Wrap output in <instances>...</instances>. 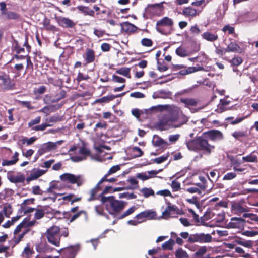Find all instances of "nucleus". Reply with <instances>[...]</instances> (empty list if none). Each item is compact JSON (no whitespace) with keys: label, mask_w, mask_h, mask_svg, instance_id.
<instances>
[{"label":"nucleus","mask_w":258,"mask_h":258,"mask_svg":"<svg viewBox=\"0 0 258 258\" xmlns=\"http://www.w3.org/2000/svg\"><path fill=\"white\" fill-rule=\"evenodd\" d=\"M169 115L163 116L158 122V127L162 130L181 127L188 121V118L183 114L181 109L175 105H166Z\"/></svg>","instance_id":"nucleus-1"},{"label":"nucleus","mask_w":258,"mask_h":258,"mask_svg":"<svg viewBox=\"0 0 258 258\" xmlns=\"http://www.w3.org/2000/svg\"><path fill=\"white\" fill-rule=\"evenodd\" d=\"M206 139L203 133L201 136L186 142V146L191 151L202 150L210 154L214 149V146L209 144Z\"/></svg>","instance_id":"nucleus-2"},{"label":"nucleus","mask_w":258,"mask_h":258,"mask_svg":"<svg viewBox=\"0 0 258 258\" xmlns=\"http://www.w3.org/2000/svg\"><path fill=\"white\" fill-rule=\"evenodd\" d=\"M101 201L102 203L108 202L109 204H106V205L107 209L109 210V208L110 207L115 212L121 211L125 206L123 201L115 200L113 196H102Z\"/></svg>","instance_id":"nucleus-3"},{"label":"nucleus","mask_w":258,"mask_h":258,"mask_svg":"<svg viewBox=\"0 0 258 258\" xmlns=\"http://www.w3.org/2000/svg\"><path fill=\"white\" fill-rule=\"evenodd\" d=\"M173 24V21L171 19L165 17L157 22L156 29L161 34L168 35L171 32Z\"/></svg>","instance_id":"nucleus-4"},{"label":"nucleus","mask_w":258,"mask_h":258,"mask_svg":"<svg viewBox=\"0 0 258 258\" xmlns=\"http://www.w3.org/2000/svg\"><path fill=\"white\" fill-rule=\"evenodd\" d=\"M60 229L57 226H53L48 228L46 232V236L48 241L55 246L60 245Z\"/></svg>","instance_id":"nucleus-5"},{"label":"nucleus","mask_w":258,"mask_h":258,"mask_svg":"<svg viewBox=\"0 0 258 258\" xmlns=\"http://www.w3.org/2000/svg\"><path fill=\"white\" fill-rule=\"evenodd\" d=\"M60 179L64 182L77 184L78 186H81L84 182V179L82 175H75L70 173L62 174L60 176Z\"/></svg>","instance_id":"nucleus-6"},{"label":"nucleus","mask_w":258,"mask_h":258,"mask_svg":"<svg viewBox=\"0 0 258 258\" xmlns=\"http://www.w3.org/2000/svg\"><path fill=\"white\" fill-rule=\"evenodd\" d=\"M231 211L234 214L239 215L244 213L243 216L245 218L249 217L251 215V214L244 213L248 211L247 208L246 206H244L238 202L232 203L231 205Z\"/></svg>","instance_id":"nucleus-7"},{"label":"nucleus","mask_w":258,"mask_h":258,"mask_svg":"<svg viewBox=\"0 0 258 258\" xmlns=\"http://www.w3.org/2000/svg\"><path fill=\"white\" fill-rule=\"evenodd\" d=\"M78 152L80 154V155H76L71 157L70 159L72 161L78 162L84 160L90 153V151L85 147L80 148Z\"/></svg>","instance_id":"nucleus-8"},{"label":"nucleus","mask_w":258,"mask_h":258,"mask_svg":"<svg viewBox=\"0 0 258 258\" xmlns=\"http://www.w3.org/2000/svg\"><path fill=\"white\" fill-rule=\"evenodd\" d=\"M156 216V212L152 210H145L142 212L135 216V218L140 222H145L146 219H152L154 218Z\"/></svg>","instance_id":"nucleus-9"},{"label":"nucleus","mask_w":258,"mask_h":258,"mask_svg":"<svg viewBox=\"0 0 258 258\" xmlns=\"http://www.w3.org/2000/svg\"><path fill=\"white\" fill-rule=\"evenodd\" d=\"M204 137L212 141H219L223 138L222 133L218 130H210L203 133Z\"/></svg>","instance_id":"nucleus-10"},{"label":"nucleus","mask_w":258,"mask_h":258,"mask_svg":"<svg viewBox=\"0 0 258 258\" xmlns=\"http://www.w3.org/2000/svg\"><path fill=\"white\" fill-rule=\"evenodd\" d=\"M60 143L61 141H58L55 143L49 142L45 143L43 144L38 150V153L40 155H42L46 152L54 150L56 149L57 144H60Z\"/></svg>","instance_id":"nucleus-11"},{"label":"nucleus","mask_w":258,"mask_h":258,"mask_svg":"<svg viewBox=\"0 0 258 258\" xmlns=\"http://www.w3.org/2000/svg\"><path fill=\"white\" fill-rule=\"evenodd\" d=\"M244 225V220L241 218L233 217L230 220L228 226L231 228L242 229Z\"/></svg>","instance_id":"nucleus-12"},{"label":"nucleus","mask_w":258,"mask_h":258,"mask_svg":"<svg viewBox=\"0 0 258 258\" xmlns=\"http://www.w3.org/2000/svg\"><path fill=\"white\" fill-rule=\"evenodd\" d=\"M7 178L11 182L13 183H22L25 179L24 175L21 173H18L15 175L12 174V172H9Z\"/></svg>","instance_id":"nucleus-13"},{"label":"nucleus","mask_w":258,"mask_h":258,"mask_svg":"<svg viewBox=\"0 0 258 258\" xmlns=\"http://www.w3.org/2000/svg\"><path fill=\"white\" fill-rule=\"evenodd\" d=\"M177 210V206L169 203L165 210L162 212V216L164 219H168L176 212Z\"/></svg>","instance_id":"nucleus-14"},{"label":"nucleus","mask_w":258,"mask_h":258,"mask_svg":"<svg viewBox=\"0 0 258 258\" xmlns=\"http://www.w3.org/2000/svg\"><path fill=\"white\" fill-rule=\"evenodd\" d=\"M46 171L39 169H33L30 175L26 178V181L29 182L31 181L36 180L45 173Z\"/></svg>","instance_id":"nucleus-15"},{"label":"nucleus","mask_w":258,"mask_h":258,"mask_svg":"<svg viewBox=\"0 0 258 258\" xmlns=\"http://www.w3.org/2000/svg\"><path fill=\"white\" fill-rule=\"evenodd\" d=\"M121 30L126 33L131 34L135 32L138 28L134 25L128 22H125L120 24Z\"/></svg>","instance_id":"nucleus-16"},{"label":"nucleus","mask_w":258,"mask_h":258,"mask_svg":"<svg viewBox=\"0 0 258 258\" xmlns=\"http://www.w3.org/2000/svg\"><path fill=\"white\" fill-rule=\"evenodd\" d=\"M103 183V182L100 180L96 185L89 191L88 193L89 197L87 199L88 201H93L96 199V196L102 189L101 184Z\"/></svg>","instance_id":"nucleus-17"},{"label":"nucleus","mask_w":258,"mask_h":258,"mask_svg":"<svg viewBox=\"0 0 258 258\" xmlns=\"http://www.w3.org/2000/svg\"><path fill=\"white\" fill-rule=\"evenodd\" d=\"M186 17L194 18L198 15L199 13L197 10L191 7H185L183 9L182 12L181 13Z\"/></svg>","instance_id":"nucleus-18"},{"label":"nucleus","mask_w":258,"mask_h":258,"mask_svg":"<svg viewBox=\"0 0 258 258\" xmlns=\"http://www.w3.org/2000/svg\"><path fill=\"white\" fill-rule=\"evenodd\" d=\"M0 85L4 86L6 89H12L14 86V84L11 82L10 78L7 76H0Z\"/></svg>","instance_id":"nucleus-19"},{"label":"nucleus","mask_w":258,"mask_h":258,"mask_svg":"<svg viewBox=\"0 0 258 258\" xmlns=\"http://www.w3.org/2000/svg\"><path fill=\"white\" fill-rule=\"evenodd\" d=\"M172 93L170 91H165L161 90L153 93L152 97L154 99L163 98L167 99L171 97Z\"/></svg>","instance_id":"nucleus-20"},{"label":"nucleus","mask_w":258,"mask_h":258,"mask_svg":"<svg viewBox=\"0 0 258 258\" xmlns=\"http://www.w3.org/2000/svg\"><path fill=\"white\" fill-rule=\"evenodd\" d=\"M59 24L63 27L71 28L73 27L75 24L70 19L64 17H59L57 19Z\"/></svg>","instance_id":"nucleus-21"},{"label":"nucleus","mask_w":258,"mask_h":258,"mask_svg":"<svg viewBox=\"0 0 258 258\" xmlns=\"http://www.w3.org/2000/svg\"><path fill=\"white\" fill-rule=\"evenodd\" d=\"M204 68L202 67H200L199 66H197L196 67H190L187 68L185 70H182L178 72V74H180L181 75H185L187 74H189L192 73H194L195 72H197L199 71H202L204 70Z\"/></svg>","instance_id":"nucleus-22"},{"label":"nucleus","mask_w":258,"mask_h":258,"mask_svg":"<svg viewBox=\"0 0 258 258\" xmlns=\"http://www.w3.org/2000/svg\"><path fill=\"white\" fill-rule=\"evenodd\" d=\"M83 57L87 64L91 63L95 60V52L92 49H87Z\"/></svg>","instance_id":"nucleus-23"},{"label":"nucleus","mask_w":258,"mask_h":258,"mask_svg":"<svg viewBox=\"0 0 258 258\" xmlns=\"http://www.w3.org/2000/svg\"><path fill=\"white\" fill-rule=\"evenodd\" d=\"M201 36L204 39L210 42L215 41L218 38V36L217 34L212 33L208 31L203 33Z\"/></svg>","instance_id":"nucleus-24"},{"label":"nucleus","mask_w":258,"mask_h":258,"mask_svg":"<svg viewBox=\"0 0 258 258\" xmlns=\"http://www.w3.org/2000/svg\"><path fill=\"white\" fill-rule=\"evenodd\" d=\"M125 92L121 93L120 95H117L116 96H114L113 95H110L107 96L103 97L101 98H99L98 99H97L95 102L97 103H107L110 102V101L113 100L114 98L118 97L119 96H123L125 94Z\"/></svg>","instance_id":"nucleus-25"},{"label":"nucleus","mask_w":258,"mask_h":258,"mask_svg":"<svg viewBox=\"0 0 258 258\" xmlns=\"http://www.w3.org/2000/svg\"><path fill=\"white\" fill-rule=\"evenodd\" d=\"M18 156L19 153L17 152H15L13 155V159L11 160H3L2 162V165L3 166H6L15 164L18 161Z\"/></svg>","instance_id":"nucleus-26"},{"label":"nucleus","mask_w":258,"mask_h":258,"mask_svg":"<svg viewBox=\"0 0 258 258\" xmlns=\"http://www.w3.org/2000/svg\"><path fill=\"white\" fill-rule=\"evenodd\" d=\"M235 242L239 245L248 248H252L254 245L253 241L251 240H245L241 238L236 239L235 240Z\"/></svg>","instance_id":"nucleus-27"},{"label":"nucleus","mask_w":258,"mask_h":258,"mask_svg":"<svg viewBox=\"0 0 258 258\" xmlns=\"http://www.w3.org/2000/svg\"><path fill=\"white\" fill-rule=\"evenodd\" d=\"M225 51L227 52H240V47L235 42H231L225 49Z\"/></svg>","instance_id":"nucleus-28"},{"label":"nucleus","mask_w":258,"mask_h":258,"mask_svg":"<svg viewBox=\"0 0 258 258\" xmlns=\"http://www.w3.org/2000/svg\"><path fill=\"white\" fill-rule=\"evenodd\" d=\"M180 101L184 104L185 106L187 107L195 106L198 103L197 101L194 98H181Z\"/></svg>","instance_id":"nucleus-29"},{"label":"nucleus","mask_w":258,"mask_h":258,"mask_svg":"<svg viewBox=\"0 0 258 258\" xmlns=\"http://www.w3.org/2000/svg\"><path fill=\"white\" fill-rule=\"evenodd\" d=\"M152 142L155 146H162L169 145L167 142L164 141L158 136H155L154 137Z\"/></svg>","instance_id":"nucleus-30"},{"label":"nucleus","mask_w":258,"mask_h":258,"mask_svg":"<svg viewBox=\"0 0 258 258\" xmlns=\"http://www.w3.org/2000/svg\"><path fill=\"white\" fill-rule=\"evenodd\" d=\"M120 169V165H116L115 166H113L108 171L107 173L103 176V177L101 179V180L104 182V180L106 179V177H108L109 176L115 173L117 171H119Z\"/></svg>","instance_id":"nucleus-31"},{"label":"nucleus","mask_w":258,"mask_h":258,"mask_svg":"<svg viewBox=\"0 0 258 258\" xmlns=\"http://www.w3.org/2000/svg\"><path fill=\"white\" fill-rule=\"evenodd\" d=\"M34 201V199L33 198H31L30 199H27L24 201L23 203L22 204V207L23 208V210L24 211L25 213H29L33 212L35 210V208H23V207L27 204H29L30 203H33Z\"/></svg>","instance_id":"nucleus-32"},{"label":"nucleus","mask_w":258,"mask_h":258,"mask_svg":"<svg viewBox=\"0 0 258 258\" xmlns=\"http://www.w3.org/2000/svg\"><path fill=\"white\" fill-rule=\"evenodd\" d=\"M174 244V241L172 239H170L168 241L165 242L162 244V248L163 250H172L173 249Z\"/></svg>","instance_id":"nucleus-33"},{"label":"nucleus","mask_w":258,"mask_h":258,"mask_svg":"<svg viewBox=\"0 0 258 258\" xmlns=\"http://www.w3.org/2000/svg\"><path fill=\"white\" fill-rule=\"evenodd\" d=\"M203 236L204 234H197L195 235H194L192 237H190L188 238V241L189 242H203Z\"/></svg>","instance_id":"nucleus-34"},{"label":"nucleus","mask_w":258,"mask_h":258,"mask_svg":"<svg viewBox=\"0 0 258 258\" xmlns=\"http://www.w3.org/2000/svg\"><path fill=\"white\" fill-rule=\"evenodd\" d=\"M140 192L142 194L143 196L147 198L150 196H154L155 192L154 190L150 188L144 187L140 190Z\"/></svg>","instance_id":"nucleus-35"},{"label":"nucleus","mask_w":258,"mask_h":258,"mask_svg":"<svg viewBox=\"0 0 258 258\" xmlns=\"http://www.w3.org/2000/svg\"><path fill=\"white\" fill-rule=\"evenodd\" d=\"M131 69L129 68H121L116 70V73L117 74L123 75L127 77L128 78H131V76L130 74Z\"/></svg>","instance_id":"nucleus-36"},{"label":"nucleus","mask_w":258,"mask_h":258,"mask_svg":"<svg viewBox=\"0 0 258 258\" xmlns=\"http://www.w3.org/2000/svg\"><path fill=\"white\" fill-rule=\"evenodd\" d=\"M257 159V156L251 153L247 156L243 157L242 161L245 162H255Z\"/></svg>","instance_id":"nucleus-37"},{"label":"nucleus","mask_w":258,"mask_h":258,"mask_svg":"<svg viewBox=\"0 0 258 258\" xmlns=\"http://www.w3.org/2000/svg\"><path fill=\"white\" fill-rule=\"evenodd\" d=\"M176 258H188L189 256L187 252L182 248H178L175 253Z\"/></svg>","instance_id":"nucleus-38"},{"label":"nucleus","mask_w":258,"mask_h":258,"mask_svg":"<svg viewBox=\"0 0 258 258\" xmlns=\"http://www.w3.org/2000/svg\"><path fill=\"white\" fill-rule=\"evenodd\" d=\"M169 157V153H167L166 154L163 155L161 156H160L159 157L154 159L153 162L157 164H161V163L165 162V161H166L168 159Z\"/></svg>","instance_id":"nucleus-39"},{"label":"nucleus","mask_w":258,"mask_h":258,"mask_svg":"<svg viewBox=\"0 0 258 258\" xmlns=\"http://www.w3.org/2000/svg\"><path fill=\"white\" fill-rule=\"evenodd\" d=\"M137 209V207L135 206H133L130 208L128 210H127L125 212L123 213V214H122L120 218L122 219L132 214H133L136 210Z\"/></svg>","instance_id":"nucleus-40"},{"label":"nucleus","mask_w":258,"mask_h":258,"mask_svg":"<svg viewBox=\"0 0 258 258\" xmlns=\"http://www.w3.org/2000/svg\"><path fill=\"white\" fill-rule=\"evenodd\" d=\"M52 126V124H47V123L45 122L44 123H42L41 124L35 126L32 128V130L35 131H44L47 127H50Z\"/></svg>","instance_id":"nucleus-41"},{"label":"nucleus","mask_w":258,"mask_h":258,"mask_svg":"<svg viewBox=\"0 0 258 258\" xmlns=\"http://www.w3.org/2000/svg\"><path fill=\"white\" fill-rule=\"evenodd\" d=\"M176 53L177 55L180 57H185L188 56V52L186 50L183 48L179 47L176 50Z\"/></svg>","instance_id":"nucleus-42"},{"label":"nucleus","mask_w":258,"mask_h":258,"mask_svg":"<svg viewBox=\"0 0 258 258\" xmlns=\"http://www.w3.org/2000/svg\"><path fill=\"white\" fill-rule=\"evenodd\" d=\"M37 139V138L36 137H32L30 138L25 137L21 140V142L22 144L26 143L27 145H30L33 144Z\"/></svg>","instance_id":"nucleus-43"},{"label":"nucleus","mask_w":258,"mask_h":258,"mask_svg":"<svg viewBox=\"0 0 258 258\" xmlns=\"http://www.w3.org/2000/svg\"><path fill=\"white\" fill-rule=\"evenodd\" d=\"M237 176L236 173L234 172L226 173L223 177V180H231L235 178Z\"/></svg>","instance_id":"nucleus-44"},{"label":"nucleus","mask_w":258,"mask_h":258,"mask_svg":"<svg viewBox=\"0 0 258 258\" xmlns=\"http://www.w3.org/2000/svg\"><path fill=\"white\" fill-rule=\"evenodd\" d=\"M27 232V230H26L24 232H23L22 233L20 234L18 236L16 235H15L13 238V242L14 243V245L17 244L23 238L24 236L25 235V234Z\"/></svg>","instance_id":"nucleus-45"},{"label":"nucleus","mask_w":258,"mask_h":258,"mask_svg":"<svg viewBox=\"0 0 258 258\" xmlns=\"http://www.w3.org/2000/svg\"><path fill=\"white\" fill-rule=\"evenodd\" d=\"M137 196L133 193L124 192L120 194L119 196V198H126L127 199H134L136 198Z\"/></svg>","instance_id":"nucleus-46"},{"label":"nucleus","mask_w":258,"mask_h":258,"mask_svg":"<svg viewBox=\"0 0 258 258\" xmlns=\"http://www.w3.org/2000/svg\"><path fill=\"white\" fill-rule=\"evenodd\" d=\"M187 192L190 194H198L199 195H203V192L201 191L200 189L198 188V187L194 186H192L189 187L186 190Z\"/></svg>","instance_id":"nucleus-47"},{"label":"nucleus","mask_w":258,"mask_h":258,"mask_svg":"<svg viewBox=\"0 0 258 258\" xmlns=\"http://www.w3.org/2000/svg\"><path fill=\"white\" fill-rule=\"evenodd\" d=\"M173 191H177L180 189V183L176 180H173L171 183Z\"/></svg>","instance_id":"nucleus-48"},{"label":"nucleus","mask_w":258,"mask_h":258,"mask_svg":"<svg viewBox=\"0 0 258 258\" xmlns=\"http://www.w3.org/2000/svg\"><path fill=\"white\" fill-rule=\"evenodd\" d=\"M28 56V55H19L18 54H16L13 57L11 61L14 62L15 60H16L18 62L20 61H25Z\"/></svg>","instance_id":"nucleus-49"},{"label":"nucleus","mask_w":258,"mask_h":258,"mask_svg":"<svg viewBox=\"0 0 258 258\" xmlns=\"http://www.w3.org/2000/svg\"><path fill=\"white\" fill-rule=\"evenodd\" d=\"M3 212L6 217H9L12 213V208L10 205H6L3 208Z\"/></svg>","instance_id":"nucleus-50"},{"label":"nucleus","mask_w":258,"mask_h":258,"mask_svg":"<svg viewBox=\"0 0 258 258\" xmlns=\"http://www.w3.org/2000/svg\"><path fill=\"white\" fill-rule=\"evenodd\" d=\"M4 15L6 16L7 18L9 19H16L19 17L17 14L11 11L7 12Z\"/></svg>","instance_id":"nucleus-51"},{"label":"nucleus","mask_w":258,"mask_h":258,"mask_svg":"<svg viewBox=\"0 0 258 258\" xmlns=\"http://www.w3.org/2000/svg\"><path fill=\"white\" fill-rule=\"evenodd\" d=\"M44 211L42 209H36L34 214V218L36 219H40L44 215Z\"/></svg>","instance_id":"nucleus-52"},{"label":"nucleus","mask_w":258,"mask_h":258,"mask_svg":"<svg viewBox=\"0 0 258 258\" xmlns=\"http://www.w3.org/2000/svg\"><path fill=\"white\" fill-rule=\"evenodd\" d=\"M59 120V117L57 116H51L50 117L47 118L45 119V122L47 124H52V125L53 124L58 121Z\"/></svg>","instance_id":"nucleus-53"},{"label":"nucleus","mask_w":258,"mask_h":258,"mask_svg":"<svg viewBox=\"0 0 258 258\" xmlns=\"http://www.w3.org/2000/svg\"><path fill=\"white\" fill-rule=\"evenodd\" d=\"M133 152L135 153V156L136 157H141L142 156L143 152L138 147H135L132 149Z\"/></svg>","instance_id":"nucleus-54"},{"label":"nucleus","mask_w":258,"mask_h":258,"mask_svg":"<svg viewBox=\"0 0 258 258\" xmlns=\"http://www.w3.org/2000/svg\"><path fill=\"white\" fill-rule=\"evenodd\" d=\"M156 195H160L163 197L171 196V192L168 189L159 190L156 192Z\"/></svg>","instance_id":"nucleus-55"},{"label":"nucleus","mask_w":258,"mask_h":258,"mask_svg":"<svg viewBox=\"0 0 258 258\" xmlns=\"http://www.w3.org/2000/svg\"><path fill=\"white\" fill-rule=\"evenodd\" d=\"M180 135L179 134H175L170 135L169 136V141L171 144L175 143L179 139Z\"/></svg>","instance_id":"nucleus-56"},{"label":"nucleus","mask_w":258,"mask_h":258,"mask_svg":"<svg viewBox=\"0 0 258 258\" xmlns=\"http://www.w3.org/2000/svg\"><path fill=\"white\" fill-rule=\"evenodd\" d=\"M141 44L144 46L150 47L153 45V42L150 39L144 38L141 41Z\"/></svg>","instance_id":"nucleus-57"},{"label":"nucleus","mask_w":258,"mask_h":258,"mask_svg":"<svg viewBox=\"0 0 258 258\" xmlns=\"http://www.w3.org/2000/svg\"><path fill=\"white\" fill-rule=\"evenodd\" d=\"M32 192L34 195H41L43 194V191L39 186L36 185L32 187Z\"/></svg>","instance_id":"nucleus-58"},{"label":"nucleus","mask_w":258,"mask_h":258,"mask_svg":"<svg viewBox=\"0 0 258 258\" xmlns=\"http://www.w3.org/2000/svg\"><path fill=\"white\" fill-rule=\"evenodd\" d=\"M127 181L133 186L132 188H136L138 187V181L136 178H130L127 180Z\"/></svg>","instance_id":"nucleus-59"},{"label":"nucleus","mask_w":258,"mask_h":258,"mask_svg":"<svg viewBox=\"0 0 258 258\" xmlns=\"http://www.w3.org/2000/svg\"><path fill=\"white\" fill-rule=\"evenodd\" d=\"M245 136V134L242 131H236L232 133V136L236 139L243 137Z\"/></svg>","instance_id":"nucleus-60"},{"label":"nucleus","mask_w":258,"mask_h":258,"mask_svg":"<svg viewBox=\"0 0 258 258\" xmlns=\"http://www.w3.org/2000/svg\"><path fill=\"white\" fill-rule=\"evenodd\" d=\"M25 225L26 222L25 221H23L19 225H18L14 230V234L16 235L17 233H19L22 228L25 227Z\"/></svg>","instance_id":"nucleus-61"},{"label":"nucleus","mask_w":258,"mask_h":258,"mask_svg":"<svg viewBox=\"0 0 258 258\" xmlns=\"http://www.w3.org/2000/svg\"><path fill=\"white\" fill-rule=\"evenodd\" d=\"M147 172L140 173L137 174V177L143 181L149 179V177L147 175Z\"/></svg>","instance_id":"nucleus-62"},{"label":"nucleus","mask_w":258,"mask_h":258,"mask_svg":"<svg viewBox=\"0 0 258 258\" xmlns=\"http://www.w3.org/2000/svg\"><path fill=\"white\" fill-rule=\"evenodd\" d=\"M162 169H160L159 170H151L147 172L148 176L149 177V179L154 177L156 176L157 174H158L159 172H161Z\"/></svg>","instance_id":"nucleus-63"},{"label":"nucleus","mask_w":258,"mask_h":258,"mask_svg":"<svg viewBox=\"0 0 258 258\" xmlns=\"http://www.w3.org/2000/svg\"><path fill=\"white\" fill-rule=\"evenodd\" d=\"M190 30L191 33L194 35H199L201 33V31L198 27L197 25L192 26Z\"/></svg>","instance_id":"nucleus-64"}]
</instances>
